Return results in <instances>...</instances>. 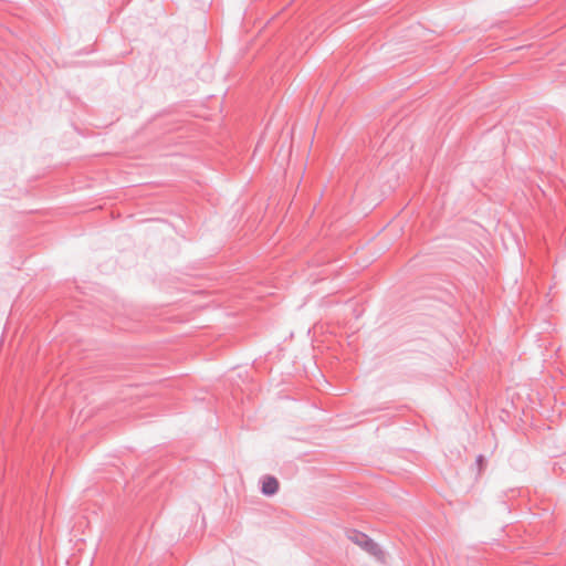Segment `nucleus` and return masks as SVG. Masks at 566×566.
<instances>
[{
	"label": "nucleus",
	"mask_w": 566,
	"mask_h": 566,
	"mask_svg": "<svg viewBox=\"0 0 566 566\" xmlns=\"http://www.w3.org/2000/svg\"><path fill=\"white\" fill-rule=\"evenodd\" d=\"M347 537L349 541L360 546L368 554L379 558L384 555L379 545L370 538L367 534L359 532L357 530H350L347 532Z\"/></svg>",
	"instance_id": "obj_1"
},
{
	"label": "nucleus",
	"mask_w": 566,
	"mask_h": 566,
	"mask_svg": "<svg viewBox=\"0 0 566 566\" xmlns=\"http://www.w3.org/2000/svg\"><path fill=\"white\" fill-rule=\"evenodd\" d=\"M279 481L275 476L265 475L262 478L261 493L265 496H273L279 491Z\"/></svg>",
	"instance_id": "obj_2"
},
{
	"label": "nucleus",
	"mask_w": 566,
	"mask_h": 566,
	"mask_svg": "<svg viewBox=\"0 0 566 566\" xmlns=\"http://www.w3.org/2000/svg\"><path fill=\"white\" fill-rule=\"evenodd\" d=\"M485 463H486V460H485V457L483 454H479L476 458H475V462L474 464L472 465V468H476L478 470V474H480L482 472V470L484 469L485 467Z\"/></svg>",
	"instance_id": "obj_3"
}]
</instances>
